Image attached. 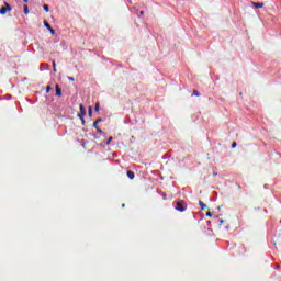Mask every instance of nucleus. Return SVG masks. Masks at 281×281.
<instances>
[{"label":"nucleus","instance_id":"1","mask_svg":"<svg viewBox=\"0 0 281 281\" xmlns=\"http://www.w3.org/2000/svg\"><path fill=\"white\" fill-rule=\"evenodd\" d=\"M175 210L184 213L187 211V204L183 200H180L178 203H176Z\"/></svg>","mask_w":281,"mask_h":281},{"label":"nucleus","instance_id":"2","mask_svg":"<svg viewBox=\"0 0 281 281\" xmlns=\"http://www.w3.org/2000/svg\"><path fill=\"white\" fill-rule=\"evenodd\" d=\"M11 11H12V7L8 2H4V7L0 9V14L5 15L8 12H11Z\"/></svg>","mask_w":281,"mask_h":281},{"label":"nucleus","instance_id":"3","mask_svg":"<svg viewBox=\"0 0 281 281\" xmlns=\"http://www.w3.org/2000/svg\"><path fill=\"white\" fill-rule=\"evenodd\" d=\"M79 111H80V113L78 114V117L80 120H82L85 117V115H87V109H85L83 104H80L79 105Z\"/></svg>","mask_w":281,"mask_h":281},{"label":"nucleus","instance_id":"4","mask_svg":"<svg viewBox=\"0 0 281 281\" xmlns=\"http://www.w3.org/2000/svg\"><path fill=\"white\" fill-rule=\"evenodd\" d=\"M56 95H57L58 98H61V95H63L61 88H60L59 85H56Z\"/></svg>","mask_w":281,"mask_h":281},{"label":"nucleus","instance_id":"5","mask_svg":"<svg viewBox=\"0 0 281 281\" xmlns=\"http://www.w3.org/2000/svg\"><path fill=\"white\" fill-rule=\"evenodd\" d=\"M126 175H127V178H128V179H131V180H134V179H135V172H134V171L127 170Z\"/></svg>","mask_w":281,"mask_h":281},{"label":"nucleus","instance_id":"6","mask_svg":"<svg viewBox=\"0 0 281 281\" xmlns=\"http://www.w3.org/2000/svg\"><path fill=\"white\" fill-rule=\"evenodd\" d=\"M251 5H254V8H256V9L265 8V3H256V2H251Z\"/></svg>","mask_w":281,"mask_h":281},{"label":"nucleus","instance_id":"7","mask_svg":"<svg viewBox=\"0 0 281 281\" xmlns=\"http://www.w3.org/2000/svg\"><path fill=\"white\" fill-rule=\"evenodd\" d=\"M199 205H200V207H201L202 211H205V210L207 209V205L204 204L203 201H200V202H199Z\"/></svg>","mask_w":281,"mask_h":281},{"label":"nucleus","instance_id":"8","mask_svg":"<svg viewBox=\"0 0 281 281\" xmlns=\"http://www.w3.org/2000/svg\"><path fill=\"white\" fill-rule=\"evenodd\" d=\"M102 122V119H97V121L93 122L92 127L98 128V124Z\"/></svg>","mask_w":281,"mask_h":281},{"label":"nucleus","instance_id":"9","mask_svg":"<svg viewBox=\"0 0 281 281\" xmlns=\"http://www.w3.org/2000/svg\"><path fill=\"white\" fill-rule=\"evenodd\" d=\"M44 26L46 27V30H50L52 26L50 24L47 22V20H44Z\"/></svg>","mask_w":281,"mask_h":281},{"label":"nucleus","instance_id":"10","mask_svg":"<svg viewBox=\"0 0 281 281\" xmlns=\"http://www.w3.org/2000/svg\"><path fill=\"white\" fill-rule=\"evenodd\" d=\"M23 9H24V14H29V13H30V10H29L27 4H25V5L23 7Z\"/></svg>","mask_w":281,"mask_h":281},{"label":"nucleus","instance_id":"11","mask_svg":"<svg viewBox=\"0 0 281 281\" xmlns=\"http://www.w3.org/2000/svg\"><path fill=\"white\" fill-rule=\"evenodd\" d=\"M43 8H44V11H45L46 13L49 12V7H48V4H44Z\"/></svg>","mask_w":281,"mask_h":281},{"label":"nucleus","instance_id":"12","mask_svg":"<svg viewBox=\"0 0 281 281\" xmlns=\"http://www.w3.org/2000/svg\"><path fill=\"white\" fill-rule=\"evenodd\" d=\"M193 95L199 98L201 94H200V92L198 90H193Z\"/></svg>","mask_w":281,"mask_h":281},{"label":"nucleus","instance_id":"13","mask_svg":"<svg viewBox=\"0 0 281 281\" xmlns=\"http://www.w3.org/2000/svg\"><path fill=\"white\" fill-rule=\"evenodd\" d=\"M53 71L57 72L56 61H53Z\"/></svg>","mask_w":281,"mask_h":281},{"label":"nucleus","instance_id":"14","mask_svg":"<svg viewBox=\"0 0 281 281\" xmlns=\"http://www.w3.org/2000/svg\"><path fill=\"white\" fill-rule=\"evenodd\" d=\"M88 115L92 116V108L91 106L88 108Z\"/></svg>","mask_w":281,"mask_h":281},{"label":"nucleus","instance_id":"15","mask_svg":"<svg viewBox=\"0 0 281 281\" xmlns=\"http://www.w3.org/2000/svg\"><path fill=\"white\" fill-rule=\"evenodd\" d=\"M99 105H100V103L99 102H97V104H94V111H99Z\"/></svg>","mask_w":281,"mask_h":281},{"label":"nucleus","instance_id":"16","mask_svg":"<svg viewBox=\"0 0 281 281\" xmlns=\"http://www.w3.org/2000/svg\"><path fill=\"white\" fill-rule=\"evenodd\" d=\"M48 30H49V32H50L52 35H55V34H56V32H55V30H54L53 27H50V29H48Z\"/></svg>","mask_w":281,"mask_h":281},{"label":"nucleus","instance_id":"17","mask_svg":"<svg viewBox=\"0 0 281 281\" xmlns=\"http://www.w3.org/2000/svg\"><path fill=\"white\" fill-rule=\"evenodd\" d=\"M67 80H69L70 82H75V78L74 77H67Z\"/></svg>","mask_w":281,"mask_h":281},{"label":"nucleus","instance_id":"18","mask_svg":"<svg viewBox=\"0 0 281 281\" xmlns=\"http://www.w3.org/2000/svg\"><path fill=\"white\" fill-rule=\"evenodd\" d=\"M52 90L50 86H46V93H49Z\"/></svg>","mask_w":281,"mask_h":281},{"label":"nucleus","instance_id":"19","mask_svg":"<svg viewBox=\"0 0 281 281\" xmlns=\"http://www.w3.org/2000/svg\"><path fill=\"white\" fill-rule=\"evenodd\" d=\"M112 139H113L112 137L108 138V140H106V143H105V144H106V145H110V144H111V142H112Z\"/></svg>","mask_w":281,"mask_h":281},{"label":"nucleus","instance_id":"20","mask_svg":"<svg viewBox=\"0 0 281 281\" xmlns=\"http://www.w3.org/2000/svg\"><path fill=\"white\" fill-rule=\"evenodd\" d=\"M97 132L99 133V134H102L103 133V131L101 130V128H97Z\"/></svg>","mask_w":281,"mask_h":281},{"label":"nucleus","instance_id":"21","mask_svg":"<svg viewBox=\"0 0 281 281\" xmlns=\"http://www.w3.org/2000/svg\"><path fill=\"white\" fill-rule=\"evenodd\" d=\"M236 146H237L236 142H233L232 148L234 149L236 148Z\"/></svg>","mask_w":281,"mask_h":281},{"label":"nucleus","instance_id":"22","mask_svg":"<svg viewBox=\"0 0 281 281\" xmlns=\"http://www.w3.org/2000/svg\"><path fill=\"white\" fill-rule=\"evenodd\" d=\"M206 216H207V217H212V213H211V212H207V213H206Z\"/></svg>","mask_w":281,"mask_h":281},{"label":"nucleus","instance_id":"23","mask_svg":"<svg viewBox=\"0 0 281 281\" xmlns=\"http://www.w3.org/2000/svg\"><path fill=\"white\" fill-rule=\"evenodd\" d=\"M81 124L85 125V119H80Z\"/></svg>","mask_w":281,"mask_h":281},{"label":"nucleus","instance_id":"24","mask_svg":"<svg viewBox=\"0 0 281 281\" xmlns=\"http://www.w3.org/2000/svg\"><path fill=\"white\" fill-rule=\"evenodd\" d=\"M139 13H140V15H144V11H140Z\"/></svg>","mask_w":281,"mask_h":281},{"label":"nucleus","instance_id":"25","mask_svg":"<svg viewBox=\"0 0 281 281\" xmlns=\"http://www.w3.org/2000/svg\"><path fill=\"white\" fill-rule=\"evenodd\" d=\"M220 222H221V224H223V223H224V220H220Z\"/></svg>","mask_w":281,"mask_h":281},{"label":"nucleus","instance_id":"26","mask_svg":"<svg viewBox=\"0 0 281 281\" xmlns=\"http://www.w3.org/2000/svg\"><path fill=\"white\" fill-rule=\"evenodd\" d=\"M25 3H27L29 2V0H23Z\"/></svg>","mask_w":281,"mask_h":281},{"label":"nucleus","instance_id":"27","mask_svg":"<svg viewBox=\"0 0 281 281\" xmlns=\"http://www.w3.org/2000/svg\"><path fill=\"white\" fill-rule=\"evenodd\" d=\"M122 207H125V204H122Z\"/></svg>","mask_w":281,"mask_h":281}]
</instances>
